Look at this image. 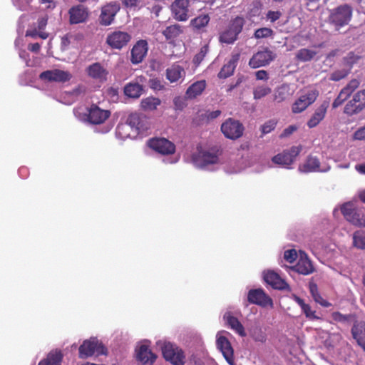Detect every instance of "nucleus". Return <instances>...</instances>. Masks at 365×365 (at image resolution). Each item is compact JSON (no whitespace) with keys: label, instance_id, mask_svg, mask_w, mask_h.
Listing matches in <instances>:
<instances>
[{"label":"nucleus","instance_id":"nucleus-30","mask_svg":"<svg viewBox=\"0 0 365 365\" xmlns=\"http://www.w3.org/2000/svg\"><path fill=\"white\" fill-rule=\"evenodd\" d=\"M143 77H140L139 81L128 83L124 88L125 95L133 98H139L143 91V86L140 84V82H143Z\"/></svg>","mask_w":365,"mask_h":365},{"label":"nucleus","instance_id":"nucleus-28","mask_svg":"<svg viewBox=\"0 0 365 365\" xmlns=\"http://www.w3.org/2000/svg\"><path fill=\"white\" fill-rule=\"evenodd\" d=\"M185 76V71L179 65L174 64L166 70V78L170 83H177L182 81Z\"/></svg>","mask_w":365,"mask_h":365},{"label":"nucleus","instance_id":"nucleus-15","mask_svg":"<svg viewBox=\"0 0 365 365\" xmlns=\"http://www.w3.org/2000/svg\"><path fill=\"white\" fill-rule=\"evenodd\" d=\"M329 169L330 166L329 165L321 163L319 159L314 156L308 157L305 162L299 167V170L301 173H324L329 171Z\"/></svg>","mask_w":365,"mask_h":365},{"label":"nucleus","instance_id":"nucleus-10","mask_svg":"<svg viewBox=\"0 0 365 365\" xmlns=\"http://www.w3.org/2000/svg\"><path fill=\"white\" fill-rule=\"evenodd\" d=\"M319 91L315 88H309L302 92L300 96L294 101L292 106L294 113H300L312 105L317 98Z\"/></svg>","mask_w":365,"mask_h":365},{"label":"nucleus","instance_id":"nucleus-56","mask_svg":"<svg viewBox=\"0 0 365 365\" xmlns=\"http://www.w3.org/2000/svg\"><path fill=\"white\" fill-rule=\"evenodd\" d=\"M349 71L346 70L337 71L334 72L331 76V79L334 81H338L348 75Z\"/></svg>","mask_w":365,"mask_h":365},{"label":"nucleus","instance_id":"nucleus-45","mask_svg":"<svg viewBox=\"0 0 365 365\" xmlns=\"http://www.w3.org/2000/svg\"><path fill=\"white\" fill-rule=\"evenodd\" d=\"M271 91V88L267 86H257L253 91L254 98L256 100L261 99L262 98L269 94Z\"/></svg>","mask_w":365,"mask_h":365},{"label":"nucleus","instance_id":"nucleus-59","mask_svg":"<svg viewBox=\"0 0 365 365\" xmlns=\"http://www.w3.org/2000/svg\"><path fill=\"white\" fill-rule=\"evenodd\" d=\"M41 5L46 9H53L56 6L57 0H38Z\"/></svg>","mask_w":365,"mask_h":365},{"label":"nucleus","instance_id":"nucleus-44","mask_svg":"<svg viewBox=\"0 0 365 365\" xmlns=\"http://www.w3.org/2000/svg\"><path fill=\"white\" fill-rule=\"evenodd\" d=\"M210 19L207 14L200 15L190 21V25L195 29H200L208 24Z\"/></svg>","mask_w":365,"mask_h":365},{"label":"nucleus","instance_id":"nucleus-62","mask_svg":"<svg viewBox=\"0 0 365 365\" xmlns=\"http://www.w3.org/2000/svg\"><path fill=\"white\" fill-rule=\"evenodd\" d=\"M297 127L296 125H290L288 128H287L283 133L282 134V136H288L293 133L295 130H297Z\"/></svg>","mask_w":365,"mask_h":365},{"label":"nucleus","instance_id":"nucleus-51","mask_svg":"<svg viewBox=\"0 0 365 365\" xmlns=\"http://www.w3.org/2000/svg\"><path fill=\"white\" fill-rule=\"evenodd\" d=\"M284 258L289 263H292L297 258V253L294 249L284 251Z\"/></svg>","mask_w":365,"mask_h":365},{"label":"nucleus","instance_id":"nucleus-29","mask_svg":"<svg viewBox=\"0 0 365 365\" xmlns=\"http://www.w3.org/2000/svg\"><path fill=\"white\" fill-rule=\"evenodd\" d=\"M327 108L328 103L324 102L315 110L314 114L307 122L309 128H312L316 127L324 118Z\"/></svg>","mask_w":365,"mask_h":365},{"label":"nucleus","instance_id":"nucleus-32","mask_svg":"<svg viewBox=\"0 0 365 365\" xmlns=\"http://www.w3.org/2000/svg\"><path fill=\"white\" fill-rule=\"evenodd\" d=\"M69 14L71 24L83 22L88 17L86 9L82 6L71 8L69 11Z\"/></svg>","mask_w":365,"mask_h":365},{"label":"nucleus","instance_id":"nucleus-34","mask_svg":"<svg viewBox=\"0 0 365 365\" xmlns=\"http://www.w3.org/2000/svg\"><path fill=\"white\" fill-rule=\"evenodd\" d=\"M206 83L205 81H200L192 83L186 91V97L187 98H194L200 95L205 90Z\"/></svg>","mask_w":365,"mask_h":365},{"label":"nucleus","instance_id":"nucleus-42","mask_svg":"<svg viewBox=\"0 0 365 365\" xmlns=\"http://www.w3.org/2000/svg\"><path fill=\"white\" fill-rule=\"evenodd\" d=\"M182 32V29L180 25L174 24L168 26L163 31V34L167 39H172L178 36Z\"/></svg>","mask_w":365,"mask_h":365},{"label":"nucleus","instance_id":"nucleus-37","mask_svg":"<svg viewBox=\"0 0 365 365\" xmlns=\"http://www.w3.org/2000/svg\"><path fill=\"white\" fill-rule=\"evenodd\" d=\"M352 247L358 250H365V230H359L353 233Z\"/></svg>","mask_w":365,"mask_h":365},{"label":"nucleus","instance_id":"nucleus-22","mask_svg":"<svg viewBox=\"0 0 365 365\" xmlns=\"http://www.w3.org/2000/svg\"><path fill=\"white\" fill-rule=\"evenodd\" d=\"M264 281L274 289H285L288 287L286 282L280 276L272 270H267L263 272Z\"/></svg>","mask_w":365,"mask_h":365},{"label":"nucleus","instance_id":"nucleus-3","mask_svg":"<svg viewBox=\"0 0 365 365\" xmlns=\"http://www.w3.org/2000/svg\"><path fill=\"white\" fill-rule=\"evenodd\" d=\"M352 16V6L348 4H343L329 10L328 21L335 30L339 31L349 24Z\"/></svg>","mask_w":365,"mask_h":365},{"label":"nucleus","instance_id":"nucleus-31","mask_svg":"<svg viewBox=\"0 0 365 365\" xmlns=\"http://www.w3.org/2000/svg\"><path fill=\"white\" fill-rule=\"evenodd\" d=\"M351 333L358 344L365 351V323L355 324L351 329Z\"/></svg>","mask_w":365,"mask_h":365},{"label":"nucleus","instance_id":"nucleus-8","mask_svg":"<svg viewBox=\"0 0 365 365\" xmlns=\"http://www.w3.org/2000/svg\"><path fill=\"white\" fill-rule=\"evenodd\" d=\"M245 21L242 17H236L232 20L227 27L221 32L220 35V41L225 43H232L237 38L244 26Z\"/></svg>","mask_w":365,"mask_h":365},{"label":"nucleus","instance_id":"nucleus-2","mask_svg":"<svg viewBox=\"0 0 365 365\" xmlns=\"http://www.w3.org/2000/svg\"><path fill=\"white\" fill-rule=\"evenodd\" d=\"M144 121L145 120H143L137 114L129 115L127 123L118 125L116 136L123 140L135 137L138 133H143L148 129Z\"/></svg>","mask_w":365,"mask_h":365},{"label":"nucleus","instance_id":"nucleus-61","mask_svg":"<svg viewBox=\"0 0 365 365\" xmlns=\"http://www.w3.org/2000/svg\"><path fill=\"white\" fill-rule=\"evenodd\" d=\"M355 140H365V126L358 129L354 134Z\"/></svg>","mask_w":365,"mask_h":365},{"label":"nucleus","instance_id":"nucleus-13","mask_svg":"<svg viewBox=\"0 0 365 365\" xmlns=\"http://www.w3.org/2000/svg\"><path fill=\"white\" fill-rule=\"evenodd\" d=\"M221 130L227 138L236 139L242 135L244 127L238 120L229 118L222 124Z\"/></svg>","mask_w":365,"mask_h":365},{"label":"nucleus","instance_id":"nucleus-46","mask_svg":"<svg viewBox=\"0 0 365 365\" xmlns=\"http://www.w3.org/2000/svg\"><path fill=\"white\" fill-rule=\"evenodd\" d=\"M251 337L255 341L264 343L266 341V334L260 327H254L250 331Z\"/></svg>","mask_w":365,"mask_h":365},{"label":"nucleus","instance_id":"nucleus-16","mask_svg":"<svg viewBox=\"0 0 365 365\" xmlns=\"http://www.w3.org/2000/svg\"><path fill=\"white\" fill-rule=\"evenodd\" d=\"M275 58L273 52L267 48L258 51L251 58L249 65L254 68L265 66Z\"/></svg>","mask_w":365,"mask_h":365},{"label":"nucleus","instance_id":"nucleus-27","mask_svg":"<svg viewBox=\"0 0 365 365\" xmlns=\"http://www.w3.org/2000/svg\"><path fill=\"white\" fill-rule=\"evenodd\" d=\"M86 72L91 78L101 82L106 81L108 73L107 70L99 63L90 65L86 68Z\"/></svg>","mask_w":365,"mask_h":365},{"label":"nucleus","instance_id":"nucleus-60","mask_svg":"<svg viewBox=\"0 0 365 365\" xmlns=\"http://www.w3.org/2000/svg\"><path fill=\"white\" fill-rule=\"evenodd\" d=\"M314 300L324 307H329L331 305V303L323 299L320 294L314 296Z\"/></svg>","mask_w":365,"mask_h":365},{"label":"nucleus","instance_id":"nucleus-38","mask_svg":"<svg viewBox=\"0 0 365 365\" xmlns=\"http://www.w3.org/2000/svg\"><path fill=\"white\" fill-rule=\"evenodd\" d=\"M294 300L300 306L303 313L305 314L306 317L309 319H317L318 317L315 314V311H313L310 306L306 304L303 299H300L299 297L294 295Z\"/></svg>","mask_w":365,"mask_h":365},{"label":"nucleus","instance_id":"nucleus-25","mask_svg":"<svg viewBox=\"0 0 365 365\" xmlns=\"http://www.w3.org/2000/svg\"><path fill=\"white\" fill-rule=\"evenodd\" d=\"M48 17L47 16L44 15L42 16H40L38 19L37 21V26L34 27L32 29H28L26 33V36H31L32 38H36L37 36L46 39L48 38V34L46 32L43 31L44 28L46 27L47 24Z\"/></svg>","mask_w":365,"mask_h":365},{"label":"nucleus","instance_id":"nucleus-18","mask_svg":"<svg viewBox=\"0 0 365 365\" xmlns=\"http://www.w3.org/2000/svg\"><path fill=\"white\" fill-rule=\"evenodd\" d=\"M130 40V36L123 31H114L107 36V43L115 49H120L125 46Z\"/></svg>","mask_w":365,"mask_h":365},{"label":"nucleus","instance_id":"nucleus-24","mask_svg":"<svg viewBox=\"0 0 365 365\" xmlns=\"http://www.w3.org/2000/svg\"><path fill=\"white\" fill-rule=\"evenodd\" d=\"M293 269L298 273L304 275H308L314 271V267L311 261L309 259L307 255L303 252H299V260Z\"/></svg>","mask_w":365,"mask_h":365},{"label":"nucleus","instance_id":"nucleus-23","mask_svg":"<svg viewBox=\"0 0 365 365\" xmlns=\"http://www.w3.org/2000/svg\"><path fill=\"white\" fill-rule=\"evenodd\" d=\"M148 52V43L146 41H138L131 50V62L138 64L143 60Z\"/></svg>","mask_w":365,"mask_h":365},{"label":"nucleus","instance_id":"nucleus-58","mask_svg":"<svg viewBox=\"0 0 365 365\" xmlns=\"http://www.w3.org/2000/svg\"><path fill=\"white\" fill-rule=\"evenodd\" d=\"M281 16L282 14L279 11H269L267 14L266 18L271 22H274L275 21L278 20Z\"/></svg>","mask_w":365,"mask_h":365},{"label":"nucleus","instance_id":"nucleus-53","mask_svg":"<svg viewBox=\"0 0 365 365\" xmlns=\"http://www.w3.org/2000/svg\"><path fill=\"white\" fill-rule=\"evenodd\" d=\"M149 86L150 88L154 91H161L164 88V85L162 83L160 80L158 78H152L149 81Z\"/></svg>","mask_w":365,"mask_h":365},{"label":"nucleus","instance_id":"nucleus-57","mask_svg":"<svg viewBox=\"0 0 365 365\" xmlns=\"http://www.w3.org/2000/svg\"><path fill=\"white\" fill-rule=\"evenodd\" d=\"M31 0H13V3L20 10H26Z\"/></svg>","mask_w":365,"mask_h":365},{"label":"nucleus","instance_id":"nucleus-55","mask_svg":"<svg viewBox=\"0 0 365 365\" xmlns=\"http://www.w3.org/2000/svg\"><path fill=\"white\" fill-rule=\"evenodd\" d=\"M354 101L363 108H365V89L356 93L354 96Z\"/></svg>","mask_w":365,"mask_h":365},{"label":"nucleus","instance_id":"nucleus-4","mask_svg":"<svg viewBox=\"0 0 365 365\" xmlns=\"http://www.w3.org/2000/svg\"><path fill=\"white\" fill-rule=\"evenodd\" d=\"M74 115L81 121H88L92 124H101L105 122L110 115V112L106 109H102L97 105L93 104L88 110L87 113H84L82 108L74 109Z\"/></svg>","mask_w":365,"mask_h":365},{"label":"nucleus","instance_id":"nucleus-17","mask_svg":"<svg viewBox=\"0 0 365 365\" xmlns=\"http://www.w3.org/2000/svg\"><path fill=\"white\" fill-rule=\"evenodd\" d=\"M148 145L151 149L163 155L172 154L175 150V145L165 138L151 139Z\"/></svg>","mask_w":365,"mask_h":365},{"label":"nucleus","instance_id":"nucleus-52","mask_svg":"<svg viewBox=\"0 0 365 365\" xmlns=\"http://www.w3.org/2000/svg\"><path fill=\"white\" fill-rule=\"evenodd\" d=\"M276 124H277V123L274 120H270L266 122L262 126V132L264 134L270 133L275 128Z\"/></svg>","mask_w":365,"mask_h":365},{"label":"nucleus","instance_id":"nucleus-41","mask_svg":"<svg viewBox=\"0 0 365 365\" xmlns=\"http://www.w3.org/2000/svg\"><path fill=\"white\" fill-rule=\"evenodd\" d=\"M317 51L314 48H302L296 54V58L301 61H308L314 58Z\"/></svg>","mask_w":365,"mask_h":365},{"label":"nucleus","instance_id":"nucleus-40","mask_svg":"<svg viewBox=\"0 0 365 365\" xmlns=\"http://www.w3.org/2000/svg\"><path fill=\"white\" fill-rule=\"evenodd\" d=\"M359 81L356 79L351 80L339 93V96L346 100L351 94L359 87Z\"/></svg>","mask_w":365,"mask_h":365},{"label":"nucleus","instance_id":"nucleus-39","mask_svg":"<svg viewBox=\"0 0 365 365\" xmlns=\"http://www.w3.org/2000/svg\"><path fill=\"white\" fill-rule=\"evenodd\" d=\"M160 103L161 101L158 98L149 96L143 98L141 101L140 105L143 110L151 111L155 110Z\"/></svg>","mask_w":365,"mask_h":365},{"label":"nucleus","instance_id":"nucleus-21","mask_svg":"<svg viewBox=\"0 0 365 365\" xmlns=\"http://www.w3.org/2000/svg\"><path fill=\"white\" fill-rule=\"evenodd\" d=\"M247 298L250 303L262 307H272V300L260 289L250 290Z\"/></svg>","mask_w":365,"mask_h":365},{"label":"nucleus","instance_id":"nucleus-54","mask_svg":"<svg viewBox=\"0 0 365 365\" xmlns=\"http://www.w3.org/2000/svg\"><path fill=\"white\" fill-rule=\"evenodd\" d=\"M208 52L207 46H204L201 48L200 52L195 56L194 61L195 63L199 64L206 56Z\"/></svg>","mask_w":365,"mask_h":365},{"label":"nucleus","instance_id":"nucleus-11","mask_svg":"<svg viewBox=\"0 0 365 365\" xmlns=\"http://www.w3.org/2000/svg\"><path fill=\"white\" fill-rule=\"evenodd\" d=\"M227 332L220 331L216 335V344L226 361L230 365H235L234 351L228 339L225 336Z\"/></svg>","mask_w":365,"mask_h":365},{"label":"nucleus","instance_id":"nucleus-33","mask_svg":"<svg viewBox=\"0 0 365 365\" xmlns=\"http://www.w3.org/2000/svg\"><path fill=\"white\" fill-rule=\"evenodd\" d=\"M238 59L239 55L232 56V58L229 60V61L223 66L221 71L218 73L219 78H226L232 75L237 66Z\"/></svg>","mask_w":365,"mask_h":365},{"label":"nucleus","instance_id":"nucleus-12","mask_svg":"<svg viewBox=\"0 0 365 365\" xmlns=\"http://www.w3.org/2000/svg\"><path fill=\"white\" fill-rule=\"evenodd\" d=\"M190 0H175L171 5L173 17L179 21H186L192 15Z\"/></svg>","mask_w":365,"mask_h":365},{"label":"nucleus","instance_id":"nucleus-20","mask_svg":"<svg viewBox=\"0 0 365 365\" xmlns=\"http://www.w3.org/2000/svg\"><path fill=\"white\" fill-rule=\"evenodd\" d=\"M119 9V5L116 2H110L104 6L100 16L101 23L106 26L111 24Z\"/></svg>","mask_w":365,"mask_h":365},{"label":"nucleus","instance_id":"nucleus-64","mask_svg":"<svg viewBox=\"0 0 365 365\" xmlns=\"http://www.w3.org/2000/svg\"><path fill=\"white\" fill-rule=\"evenodd\" d=\"M187 365H203L201 361L195 356H192L187 362Z\"/></svg>","mask_w":365,"mask_h":365},{"label":"nucleus","instance_id":"nucleus-35","mask_svg":"<svg viewBox=\"0 0 365 365\" xmlns=\"http://www.w3.org/2000/svg\"><path fill=\"white\" fill-rule=\"evenodd\" d=\"M292 95L290 88L288 85L284 84L278 87L274 93V100L278 103L282 102Z\"/></svg>","mask_w":365,"mask_h":365},{"label":"nucleus","instance_id":"nucleus-48","mask_svg":"<svg viewBox=\"0 0 365 365\" xmlns=\"http://www.w3.org/2000/svg\"><path fill=\"white\" fill-rule=\"evenodd\" d=\"M331 319L336 322L346 323L350 319V315H344L340 312H335L331 315Z\"/></svg>","mask_w":365,"mask_h":365},{"label":"nucleus","instance_id":"nucleus-9","mask_svg":"<svg viewBox=\"0 0 365 365\" xmlns=\"http://www.w3.org/2000/svg\"><path fill=\"white\" fill-rule=\"evenodd\" d=\"M150 342L148 340L140 341L135 349V358L141 365H153L157 356L150 348Z\"/></svg>","mask_w":365,"mask_h":365},{"label":"nucleus","instance_id":"nucleus-5","mask_svg":"<svg viewBox=\"0 0 365 365\" xmlns=\"http://www.w3.org/2000/svg\"><path fill=\"white\" fill-rule=\"evenodd\" d=\"M156 344L161 349L164 358L172 364H185V356L183 351L175 344L169 341L162 340L157 341Z\"/></svg>","mask_w":365,"mask_h":365},{"label":"nucleus","instance_id":"nucleus-26","mask_svg":"<svg viewBox=\"0 0 365 365\" xmlns=\"http://www.w3.org/2000/svg\"><path fill=\"white\" fill-rule=\"evenodd\" d=\"M228 327L240 336H245L247 335L245 329L242 323L238 319L234 317L230 312H226L223 316Z\"/></svg>","mask_w":365,"mask_h":365},{"label":"nucleus","instance_id":"nucleus-19","mask_svg":"<svg viewBox=\"0 0 365 365\" xmlns=\"http://www.w3.org/2000/svg\"><path fill=\"white\" fill-rule=\"evenodd\" d=\"M71 78L70 73L60 69L48 70L40 74L41 80L50 82H66L69 81Z\"/></svg>","mask_w":365,"mask_h":365},{"label":"nucleus","instance_id":"nucleus-6","mask_svg":"<svg viewBox=\"0 0 365 365\" xmlns=\"http://www.w3.org/2000/svg\"><path fill=\"white\" fill-rule=\"evenodd\" d=\"M344 218L350 223L358 227H365V213L356 207L354 202H347L341 207Z\"/></svg>","mask_w":365,"mask_h":365},{"label":"nucleus","instance_id":"nucleus-49","mask_svg":"<svg viewBox=\"0 0 365 365\" xmlns=\"http://www.w3.org/2000/svg\"><path fill=\"white\" fill-rule=\"evenodd\" d=\"M86 92V88L83 86H78L76 88H74L72 91L66 93L68 96H71L73 98V100L78 98L79 96H83Z\"/></svg>","mask_w":365,"mask_h":365},{"label":"nucleus","instance_id":"nucleus-47","mask_svg":"<svg viewBox=\"0 0 365 365\" xmlns=\"http://www.w3.org/2000/svg\"><path fill=\"white\" fill-rule=\"evenodd\" d=\"M273 34V31L271 29L264 27L259 29L255 32V37L256 38H267Z\"/></svg>","mask_w":365,"mask_h":365},{"label":"nucleus","instance_id":"nucleus-50","mask_svg":"<svg viewBox=\"0 0 365 365\" xmlns=\"http://www.w3.org/2000/svg\"><path fill=\"white\" fill-rule=\"evenodd\" d=\"M73 36L71 35H66L61 38V48L62 51L67 50L71 44Z\"/></svg>","mask_w":365,"mask_h":365},{"label":"nucleus","instance_id":"nucleus-1","mask_svg":"<svg viewBox=\"0 0 365 365\" xmlns=\"http://www.w3.org/2000/svg\"><path fill=\"white\" fill-rule=\"evenodd\" d=\"M192 164L198 168L211 170L220 163L219 150L215 148H197L192 155Z\"/></svg>","mask_w":365,"mask_h":365},{"label":"nucleus","instance_id":"nucleus-7","mask_svg":"<svg viewBox=\"0 0 365 365\" xmlns=\"http://www.w3.org/2000/svg\"><path fill=\"white\" fill-rule=\"evenodd\" d=\"M79 357L86 359L94 354L104 355L107 354V349L96 338H91L85 340L79 346Z\"/></svg>","mask_w":365,"mask_h":365},{"label":"nucleus","instance_id":"nucleus-36","mask_svg":"<svg viewBox=\"0 0 365 365\" xmlns=\"http://www.w3.org/2000/svg\"><path fill=\"white\" fill-rule=\"evenodd\" d=\"M63 355L60 351H51L47 357L41 360L38 365H61Z\"/></svg>","mask_w":365,"mask_h":365},{"label":"nucleus","instance_id":"nucleus-63","mask_svg":"<svg viewBox=\"0 0 365 365\" xmlns=\"http://www.w3.org/2000/svg\"><path fill=\"white\" fill-rule=\"evenodd\" d=\"M256 78L257 80L267 79V73L266 71L260 70L256 72Z\"/></svg>","mask_w":365,"mask_h":365},{"label":"nucleus","instance_id":"nucleus-14","mask_svg":"<svg viewBox=\"0 0 365 365\" xmlns=\"http://www.w3.org/2000/svg\"><path fill=\"white\" fill-rule=\"evenodd\" d=\"M302 150L300 146H294L290 150L279 153L272 158V162L284 168H288Z\"/></svg>","mask_w":365,"mask_h":365},{"label":"nucleus","instance_id":"nucleus-43","mask_svg":"<svg viewBox=\"0 0 365 365\" xmlns=\"http://www.w3.org/2000/svg\"><path fill=\"white\" fill-rule=\"evenodd\" d=\"M362 110L363 108L357 101H354V97H353V99L349 101L345 106L344 112L349 115H352L359 113Z\"/></svg>","mask_w":365,"mask_h":365}]
</instances>
